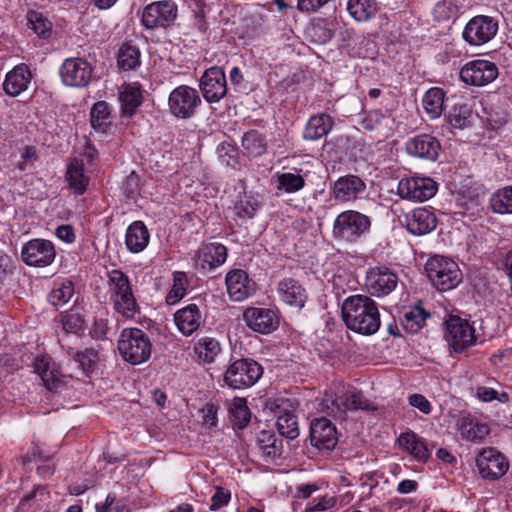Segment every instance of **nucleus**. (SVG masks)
<instances>
[{
    "mask_svg": "<svg viewBox=\"0 0 512 512\" xmlns=\"http://www.w3.org/2000/svg\"><path fill=\"white\" fill-rule=\"evenodd\" d=\"M227 259V248L219 243L203 245L197 252L196 265L204 270H212L222 265Z\"/></svg>",
    "mask_w": 512,
    "mask_h": 512,
    "instance_id": "cd10ccee",
    "label": "nucleus"
},
{
    "mask_svg": "<svg viewBox=\"0 0 512 512\" xmlns=\"http://www.w3.org/2000/svg\"><path fill=\"white\" fill-rule=\"evenodd\" d=\"M430 314L420 306H415L403 314L402 327L409 333H417L425 324Z\"/></svg>",
    "mask_w": 512,
    "mask_h": 512,
    "instance_id": "a19ab883",
    "label": "nucleus"
},
{
    "mask_svg": "<svg viewBox=\"0 0 512 512\" xmlns=\"http://www.w3.org/2000/svg\"><path fill=\"white\" fill-rule=\"evenodd\" d=\"M263 374L260 364L252 359L234 361L226 370L225 383L233 389H244L254 385Z\"/></svg>",
    "mask_w": 512,
    "mask_h": 512,
    "instance_id": "0eeeda50",
    "label": "nucleus"
},
{
    "mask_svg": "<svg viewBox=\"0 0 512 512\" xmlns=\"http://www.w3.org/2000/svg\"><path fill=\"white\" fill-rule=\"evenodd\" d=\"M409 404L419 409L424 414L431 412L430 402L421 394H413L408 398Z\"/></svg>",
    "mask_w": 512,
    "mask_h": 512,
    "instance_id": "0e129e2a",
    "label": "nucleus"
},
{
    "mask_svg": "<svg viewBox=\"0 0 512 512\" xmlns=\"http://www.w3.org/2000/svg\"><path fill=\"white\" fill-rule=\"evenodd\" d=\"M365 190L366 184L362 178L352 174L338 178L332 186L335 199L341 202L356 200Z\"/></svg>",
    "mask_w": 512,
    "mask_h": 512,
    "instance_id": "5701e85b",
    "label": "nucleus"
},
{
    "mask_svg": "<svg viewBox=\"0 0 512 512\" xmlns=\"http://www.w3.org/2000/svg\"><path fill=\"white\" fill-rule=\"evenodd\" d=\"M258 207V202L253 197L245 195L241 197L235 205L236 215L240 218H252Z\"/></svg>",
    "mask_w": 512,
    "mask_h": 512,
    "instance_id": "4d7b16f0",
    "label": "nucleus"
},
{
    "mask_svg": "<svg viewBox=\"0 0 512 512\" xmlns=\"http://www.w3.org/2000/svg\"><path fill=\"white\" fill-rule=\"evenodd\" d=\"M40 378L43 381L45 387L50 391L56 390L61 385L60 372L56 369L55 366H53L47 372H44Z\"/></svg>",
    "mask_w": 512,
    "mask_h": 512,
    "instance_id": "bf43d9fd",
    "label": "nucleus"
},
{
    "mask_svg": "<svg viewBox=\"0 0 512 512\" xmlns=\"http://www.w3.org/2000/svg\"><path fill=\"white\" fill-rule=\"evenodd\" d=\"M150 239V234L142 221H135L129 225L125 235V244L132 253L143 251Z\"/></svg>",
    "mask_w": 512,
    "mask_h": 512,
    "instance_id": "c756f323",
    "label": "nucleus"
},
{
    "mask_svg": "<svg viewBox=\"0 0 512 512\" xmlns=\"http://www.w3.org/2000/svg\"><path fill=\"white\" fill-rule=\"evenodd\" d=\"M68 186L76 195H82L89 184V177L85 175L84 164L82 160L72 159L65 174Z\"/></svg>",
    "mask_w": 512,
    "mask_h": 512,
    "instance_id": "7c9ffc66",
    "label": "nucleus"
},
{
    "mask_svg": "<svg viewBox=\"0 0 512 512\" xmlns=\"http://www.w3.org/2000/svg\"><path fill=\"white\" fill-rule=\"evenodd\" d=\"M117 62L120 68L132 70L140 65V51L137 47L124 44L118 52Z\"/></svg>",
    "mask_w": 512,
    "mask_h": 512,
    "instance_id": "09e8293b",
    "label": "nucleus"
},
{
    "mask_svg": "<svg viewBox=\"0 0 512 512\" xmlns=\"http://www.w3.org/2000/svg\"><path fill=\"white\" fill-rule=\"evenodd\" d=\"M201 98L197 89L188 85L174 88L168 98L169 111L179 119H189L196 113L201 105Z\"/></svg>",
    "mask_w": 512,
    "mask_h": 512,
    "instance_id": "6e6552de",
    "label": "nucleus"
},
{
    "mask_svg": "<svg viewBox=\"0 0 512 512\" xmlns=\"http://www.w3.org/2000/svg\"><path fill=\"white\" fill-rule=\"evenodd\" d=\"M31 78L29 67L26 64H19L6 74L3 89L7 95L16 97L27 90Z\"/></svg>",
    "mask_w": 512,
    "mask_h": 512,
    "instance_id": "bb28decb",
    "label": "nucleus"
},
{
    "mask_svg": "<svg viewBox=\"0 0 512 512\" xmlns=\"http://www.w3.org/2000/svg\"><path fill=\"white\" fill-rule=\"evenodd\" d=\"M74 294V284L71 280L65 279L57 281L50 293L48 294V301L53 306H62L66 304Z\"/></svg>",
    "mask_w": 512,
    "mask_h": 512,
    "instance_id": "37998d69",
    "label": "nucleus"
},
{
    "mask_svg": "<svg viewBox=\"0 0 512 512\" xmlns=\"http://www.w3.org/2000/svg\"><path fill=\"white\" fill-rule=\"evenodd\" d=\"M174 321L184 336H190L205 323V317L199 306L191 303L175 312Z\"/></svg>",
    "mask_w": 512,
    "mask_h": 512,
    "instance_id": "b1692460",
    "label": "nucleus"
},
{
    "mask_svg": "<svg viewBox=\"0 0 512 512\" xmlns=\"http://www.w3.org/2000/svg\"><path fill=\"white\" fill-rule=\"evenodd\" d=\"M111 108L106 101L96 102L90 111L92 128L100 133H105L111 126Z\"/></svg>",
    "mask_w": 512,
    "mask_h": 512,
    "instance_id": "f704fd0d",
    "label": "nucleus"
},
{
    "mask_svg": "<svg viewBox=\"0 0 512 512\" xmlns=\"http://www.w3.org/2000/svg\"><path fill=\"white\" fill-rule=\"evenodd\" d=\"M445 92L439 87L430 88L423 96L422 104L426 114L431 119H437L442 115Z\"/></svg>",
    "mask_w": 512,
    "mask_h": 512,
    "instance_id": "c9c22d12",
    "label": "nucleus"
},
{
    "mask_svg": "<svg viewBox=\"0 0 512 512\" xmlns=\"http://www.w3.org/2000/svg\"><path fill=\"white\" fill-rule=\"evenodd\" d=\"M229 414L231 420L239 429L244 428L250 422L251 413L247 407L246 400L243 398H235L229 406Z\"/></svg>",
    "mask_w": 512,
    "mask_h": 512,
    "instance_id": "49530a36",
    "label": "nucleus"
},
{
    "mask_svg": "<svg viewBox=\"0 0 512 512\" xmlns=\"http://www.w3.org/2000/svg\"><path fill=\"white\" fill-rule=\"evenodd\" d=\"M425 270L439 291L451 290L462 281V273L457 263L443 256L431 257L425 265Z\"/></svg>",
    "mask_w": 512,
    "mask_h": 512,
    "instance_id": "423d86ee",
    "label": "nucleus"
},
{
    "mask_svg": "<svg viewBox=\"0 0 512 512\" xmlns=\"http://www.w3.org/2000/svg\"><path fill=\"white\" fill-rule=\"evenodd\" d=\"M334 121L325 113L313 115L309 118L303 131V138L308 141H316L326 136L333 128Z\"/></svg>",
    "mask_w": 512,
    "mask_h": 512,
    "instance_id": "c85d7f7f",
    "label": "nucleus"
},
{
    "mask_svg": "<svg viewBox=\"0 0 512 512\" xmlns=\"http://www.w3.org/2000/svg\"><path fill=\"white\" fill-rule=\"evenodd\" d=\"M200 89L209 103L219 102L227 93L226 76L222 68L211 67L200 79Z\"/></svg>",
    "mask_w": 512,
    "mask_h": 512,
    "instance_id": "f3484780",
    "label": "nucleus"
},
{
    "mask_svg": "<svg viewBox=\"0 0 512 512\" xmlns=\"http://www.w3.org/2000/svg\"><path fill=\"white\" fill-rule=\"evenodd\" d=\"M53 366H55V363L48 356H38L35 358L34 370L39 376L43 375L44 372H47Z\"/></svg>",
    "mask_w": 512,
    "mask_h": 512,
    "instance_id": "338daca9",
    "label": "nucleus"
},
{
    "mask_svg": "<svg viewBox=\"0 0 512 512\" xmlns=\"http://www.w3.org/2000/svg\"><path fill=\"white\" fill-rule=\"evenodd\" d=\"M459 12L460 6L458 5L457 0H441L435 5L433 9L434 17L438 21L455 19L457 18Z\"/></svg>",
    "mask_w": 512,
    "mask_h": 512,
    "instance_id": "3c124183",
    "label": "nucleus"
},
{
    "mask_svg": "<svg viewBox=\"0 0 512 512\" xmlns=\"http://www.w3.org/2000/svg\"><path fill=\"white\" fill-rule=\"evenodd\" d=\"M276 181V188L289 194L300 191L306 184L301 174L292 172L277 173Z\"/></svg>",
    "mask_w": 512,
    "mask_h": 512,
    "instance_id": "c03bdc74",
    "label": "nucleus"
},
{
    "mask_svg": "<svg viewBox=\"0 0 512 512\" xmlns=\"http://www.w3.org/2000/svg\"><path fill=\"white\" fill-rule=\"evenodd\" d=\"M257 445L263 455L271 460L279 458L282 454V440L272 432L260 431L257 435Z\"/></svg>",
    "mask_w": 512,
    "mask_h": 512,
    "instance_id": "e433bc0d",
    "label": "nucleus"
},
{
    "mask_svg": "<svg viewBox=\"0 0 512 512\" xmlns=\"http://www.w3.org/2000/svg\"><path fill=\"white\" fill-rule=\"evenodd\" d=\"M451 127L463 129L471 125L472 110L465 102H457L453 105L447 115Z\"/></svg>",
    "mask_w": 512,
    "mask_h": 512,
    "instance_id": "ea45409f",
    "label": "nucleus"
},
{
    "mask_svg": "<svg viewBox=\"0 0 512 512\" xmlns=\"http://www.w3.org/2000/svg\"><path fill=\"white\" fill-rule=\"evenodd\" d=\"M73 359L79 364L83 371H92L99 359L97 351L86 348L83 351H77L72 354Z\"/></svg>",
    "mask_w": 512,
    "mask_h": 512,
    "instance_id": "6e6d98bb",
    "label": "nucleus"
},
{
    "mask_svg": "<svg viewBox=\"0 0 512 512\" xmlns=\"http://www.w3.org/2000/svg\"><path fill=\"white\" fill-rule=\"evenodd\" d=\"M119 100L122 116L132 117L143 101L140 85L132 83L123 86L119 93Z\"/></svg>",
    "mask_w": 512,
    "mask_h": 512,
    "instance_id": "2f4dec72",
    "label": "nucleus"
},
{
    "mask_svg": "<svg viewBox=\"0 0 512 512\" xmlns=\"http://www.w3.org/2000/svg\"><path fill=\"white\" fill-rule=\"evenodd\" d=\"M498 28V20L494 17L477 15L466 23L462 38L470 46H481L495 37Z\"/></svg>",
    "mask_w": 512,
    "mask_h": 512,
    "instance_id": "1a4fd4ad",
    "label": "nucleus"
},
{
    "mask_svg": "<svg viewBox=\"0 0 512 512\" xmlns=\"http://www.w3.org/2000/svg\"><path fill=\"white\" fill-rule=\"evenodd\" d=\"M277 430L281 436L294 440L299 436L298 420L290 411L281 413L276 421Z\"/></svg>",
    "mask_w": 512,
    "mask_h": 512,
    "instance_id": "a18cd8bd",
    "label": "nucleus"
},
{
    "mask_svg": "<svg viewBox=\"0 0 512 512\" xmlns=\"http://www.w3.org/2000/svg\"><path fill=\"white\" fill-rule=\"evenodd\" d=\"M331 0H298L297 9L304 13H316Z\"/></svg>",
    "mask_w": 512,
    "mask_h": 512,
    "instance_id": "052dcab7",
    "label": "nucleus"
},
{
    "mask_svg": "<svg viewBox=\"0 0 512 512\" xmlns=\"http://www.w3.org/2000/svg\"><path fill=\"white\" fill-rule=\"evenodd\" d=\"M227 292L232 301L241 302L255 292V282L242 269H234L226 275Z\"/></svg>",
    "mask_w": 512,
    "mask_h": 512,
    "instance_id": "aec40b11",
    "label": "nucleus"
},
{
    "mask_svg": "<svg viewBox=\"0 0 512 512\" xmlns=\"http://www.w3.org/2000/svg\"><path fill=\"white\" fill-rule=\"evenodd\" d=\"M188 279L184 272H175L173 275V286L166 296V303L174 305L180 301L187 292Z\"/></svg>",
    "mask_w": 512,
    "mask_h": 512,
    "instance_id": "8fccbe9b",
    "label": "nucleus"
},
{
    "mask_svg": "<svg viewBox=\"0 0 512 512\" xmlns=\"http://www.w3.org/2000/svg\"><path fill=\"white\" fill-rule=\"evenodd\" d=\"M116 503V495L113 493H109L106 497V500L104 503H97L95 505L96 512H121V509L119 506L114 504Z\"/></svg>",
    "mask_w": 512,
    "mask_h": 512,
    "instance_id": "69168bd1",
    "label": "nucleus"
},
{
    "mask_svg": "<svg viewBox=\"0 0 512 512\" xmlns=\"http://www.w3.org/2000/svg\"><path fill=\"white\" fill-rule=\"evenodd\" d=\"M28 25L40 37H48L52 30L51 22L40 12L29 11L27 14Z\"/></svg>",
    "mask_w": 512,
    "mask_h": 512,
    "instance_id": "603ef678",
    "label": "nucleus"
},
{
    "mask_svg": "<svg viewBox=\"0 0 512 512\" xmlns=\"http://www.w3.org/2000/svg\"><path fill=\"white\" fill-rule=\"evenodd\" d=\"M219 157L227 166H234L236 163V150L229 144L222 143L218 147Z\"/></svg>",
    "mask_w": 512,
    "mask_h": 512,
    "instance_id": "e2e57ef3",
    "label": "nucleus"
},
{
    "mask_svg": "<svg viewBox=\"0 0 512 512\" xmlns=\"http://www.w3.org/2000/svg\"><path fill=\"white\" fill-rule=\"evenodd\" d=\"M341 312L345 325L354 332L372 335L380 328L377 303L367 295L347 297L342 303Z\"/></svg>",
    "mask_w": 512,
    "mask_h": 512,
    "instance_id": "f257e3e1",
    "label": "nucleus"
},
{
    "mask_svg": "<svg viewBox=\"0 0 512 512\" xmlns=\"http://www.w3.org/2000/svg\"><path fill=\"white\" fill-rule=\"evenodd\" d=\"M61 323L65 332L75 334L82 331L85 325L83 317L75 310H70L61 315Z\"/></svg>",
    "mask_w": 512,
    "mask_h": 512,
    "instance_id": "5fc2aeb1",
    "label": "nucleus"
},
{
    "mask_svg": "<svg viewBox=\"0 0 512 512\" xmlns=\"http://www.w3.org/2000/svg\"><path fill=\"white\" fill-rule=\"evenodd\" d=\"M221 350L219 342L211 337H203L198 340L194 346L199 361L203 363H211Z\"/></svg>",
    "mask_w": 512,
    "mask_h": 512,
    "instance_id": "79ce46f5",
    "label": "nucleus"
},
{
    "mask_svg": "<svg viewBox=\"0 0 512 512\" xmlns=\"http://www.w3.org/2000/svg\"><path fill=\"white\" fill-rule=\"evenodd\" d=\"M460 434L470 441L482 440L488 433L486 424L479 423L469 416H463L458 421Z\"/></svg>",
    "mask_w": 512,
    "mask_h": 512,
    "instance_id": "4c0bfd02",
    "label": "nucleus"
},
{
    "mask_svg": "<svg viewBox=\"0 0 512 512\" xmlns=\"http://www.w3.org/2000/svg\"><path fill=\"white\" fill-rule=\"evenodd\" d=\"M118 350L125 361L132 365H138L150 358L152 343L143 330L126 328L122 330L118 339Z\"/></svg>",
    "mask_w": 512,
    "mask_h": 512,
    "instance_id": "7ed1b4c3",
    "label": "nucleus"
},
{
    "mask_svg": "<svg viewBox=\"0 0 512 512\" xmlns=\"http://www.w3.org/2000/svg\"><path fill=\"white\" fill-rule=\"evenodd\" d=\"M333 22L322 20L312 25L310 28V35L313 37V41L318 44H325L329 42L335 33V29L332 27Z\"/></svg>",
    "mask_w": 512,
    "mask_h": 512,
    "instance_id": "864d4df0",
    "label": "nucleus"
},
{
    "mask_svg": "<svg viewBox=\"0 0 512 512\" xmlns=\"http://www.w3.org/2000/svg\"><path fill=\"white\" fill-rule=\"evenodd\" d=\"M56 236L66 243H72L75 240V233L70 225H61L56 230Z\"/></svg>",
    "mask_w": 512,
    "mask_h": 512,
    "instance_id": "774afa93",
    "label": "nucleus"
},
{
    "mask_svg": "<svg viewBox=\"0 0 512 512\" xmlns=\"http://www.w3.org/2000/svg\"><path fill=\"white\" fill-rule=\"evenodd\" d=\"M445 339L455 352H460L475 344V329L468 320L450 316L446 321Z\"/></svg>",
    "mask_w": 512,
    "mask_h": 512,
    "instance_id": "9d476101",
    "label": "nucleus"
},
{
    "mask_svg": "<svg viewBox=\"0 0 512 512\" xmlns=\"http://www.w3.org/2000/svg\"><path fill=\"white\" fill-rule=\"evenodd\" d=\"M92 72L91 64L81 57L67 58L59 71L62 82L70 87H86L90 83Z\"/></svg>",
    "mask_w": 512,
    "mask_h": 512,
    "instance_id": "ddd939ff",
    "label": "nucleus"
},
{
    "mask_svg": "<svg viewBox=\"0 0 512 512\" xmlns=\"http://www.w3.org/2000/svg\"><path fill=\"white\" fill-rule=\"evenodd\" d=\"M277 294L284 303L301 308L307 299L305 288L294 278H283L278 282Z\"/></svg>",
    "mask_w": 512,
    "mask_h": 512,
    "instance_id": "a878e982",
    "label": "nucleus"
},
{
    "mask_svg": "<svg viewBox=\"0 0 512 512\" xmlns=\"http://www.w3.org/2000/svg\"><path fill=\"white\" fill-rule=\"evenodd\" d=\"M490 203L494 212L512 214V186L504 187L494 193Z\"/></svg>",
    "mask_w": 512,
    "mask_h": 512,
    "instance_id": "de8ad7c7",
    "label": "nucleus"
},
{
    "mask_svg": "<svg viewBox=\"0 0 512 512\" xmlns=\"http://www.w3.org/2000/svg\"><path fill=\"white\" fill-rule=\"evenodd\" d=\"M178 7L172 0L157 1L148 4L142 13V23L148 29L168 27L177 18Z\"/></svg>",
    "mask_w": 512,
    "mask_h": 512,
    "instance_id": "9b49d317",
    "label": "nucleus"
},
{
    "mask_svg": "<svg viewBox=\"0 0 512 512\" xmlns=\"http://www.w3.org/2000/svg\"><path fill=\"white\" fill-rule=\"evenodd\" d=\"M123 189L129 198H134L140 190V179L135 172H131L127 177L123 185Z\"/></svg>",
    "mask_w": 512,
    "mask_h": 512,
    "instance_id": "680f3d73",
    "label": "nucleus"
},
{
    "mask_svg": "<svg viewBox=\"0 0 512 512\" xmlns=\"http://www.w3.org/2000/svg\"><path fill=\"white\" fill-rule=\"evenodd\" d=\"M498 75V68L490 61L474 60L466 63L460 70L461 80L473 86H484Z\"/></svg>",
    "mask_w": 512,
    "mask_h": 512,
    "instance_id": "dca6fc26",
    "label": "nucleus"
},
{
    "mask_svg": "<svg viewBox=\"0 0 512 512\" xmlns=\"http://www.w3.org/2000/svg\"><path fill=\"white\" fill-rule=\"evenodd\" d=\"M335 425L327 418H316L310 424V442L319 450H332L337 444Z\"/></svg>",
    "mask_w": 512,
    "mask_h": 512,
    "instance_id": "a211bd4d",
    "label": "nucleus"
},
{
    "mask_svg": "<svg viewBox=\"0 0 512 512\" xmlns=\"http://www.w3.org/2000/svg\"><path fill=\"white\" fill-rule=\"evenodd\" d=\"M109 283L115 310L125 318H133L139 312V306L128 276L120 270H112L109 273Z\"/></svg>",
    "mask_w": 512,
    "mask_h": 512,
    "instance_id": "39448f33",
    "label": "nucleus"
},
{
    "mask_svg": "<svg viewBox=\"0 0 512 512\" xmlns=\"http://www.w3.org/2000/svg\"><path fill=\"white\" fill-rule=\"evenodd\" d=\"M371 219L355 210L341 212L334 220L332 234L334 238L355 243L369 233Z\"/></svg>",
    "mask_w": 512,
    "mask_h": 512,
    "instance_id": "20e7f679",
    "label": "nucleus"
},
{
    "mask_svg": "<svg viewBox=\"0 0 512 512\" xmlns=\"http://www.w3.org/2000/svg\"><path fill=\"white\" fill-rule=\"evenodd\" d=\"M476 465L480 475L489 480L501 478L509 468L505 456L494 448L483 449L476 458Z\"/></svg>",
    "mask_w": 512,
    "mask_h": 512,
    "instance_id": "2eb2a0df",
    "label": "nucleus"
},
{
    "mask_svg": "<svg viewBox=\"0 0 512 512\" xmlns=\"http://www.w3.org/2000/svg\"><path fill=\"white\" fill-rule=\"evenodd\" d=\"M349 15L357 22H366L378 12L376 0H348L346 7Z\"/></svg>",
    "mask_w": 512,
    "mask_h": 512,
    "instance_id": "72a5a7b5",
    "label": "nucleus"
},
{
    "mask_svg": "<svg viewBox=\"0 0 512 512\" xmlns=\"http://www.w3.org/2000/svg\"><path fill=\"white\" fill-rule=\"evenodd\" d=\"M398 442L400 447L408 451L419 461L425 462L430 457V451L427 444L414 432L410 431L402 433L398 438Z\"/></svg>",
    "mask_w": 512,
    "mask_h": 512,
    "instance_id": "473e14b6",
    "label": "nucleus"
},
{
    "mask_svg": "<svg viewBox=\"0 0 512 512\" xmlns=\"http://www.w3.org/2000/svg\"><path fill=\"white\" fill-rule=\"evenodd\" d=\"M409 155L429 161L437 160L441 145L438 139L430 134H420L410 138L405 145Z\"/></svg>",
    "mask_w": 512,
    "mask_h": 512,
    "instance_id": "4be33fe9",
    "label": "nucleus"
},
{
    "mask_svg": "<svg viewBox=\"0 0 512 512\" xmlns=\"http://www.w3.org/2000/svg\"><path fill=\"white\" fill-rule=\"evenodd\" d=\"M242 147L249 156L259 157L266 152L267 141L257 130H250L242 137Z\"/></svg>",
    "mask_w": 512,
    "mask_h": 512,
    "instance_id": "58836bf2",
    "label": "nucleus"
},
{
    "mask_svg": "<svg viewBox=\"0 0 512 512\" xmlns=\"http://www.w3.org/2000/svg\"><path fill=\"white\" fill-rule=\"evenodd\" d=\"M437 226V218L433 211L420 207L414 209L406 216V227L414 235H425L433 231Z\"/></svg>",
    "mask_w": 512,
    "mask_h": 512,
    "instance_id": "393cba45",
    "label": "nucleus"
},
{
    "mask_svg": "<svg viewBox=\"0 0 512 512\" xmlns=\"http://www.w3.org/2000/svg\"><path fill=\"white\" fill-rule=\"evenodd\" d=\"M55 256L53 243L45 239H32L21 250V258L29 266L46 267L54 261Z\"/></svg>",
    "mask_w": 512,
    "mask_h": 512,
    "instance_id": "4468645a",
    "label": "nucleus"
},
{
    "mask_svg": "<svg viewBox=\"0 0 512 512\" xmlns=\"http://www.w3.org/2000/svg\"><path fill=\"white\" fill-rule=\"evenodd\" d=\"M437 183L429 177L413 176L401 179L398 183V195L402 199L423 202L437 192Z\"/></svg>",
    "mask_w": 512,
    "mask_h": 512,
    "instance_id": "f8f14e48",
    "label": "nucleus"
},
{
    "mask_svg": "<svg viewBox=\"0 0 512 512\" xmlns=\"http://www.w3.org/2000/svg\"><path fill=\"white\" fill-rule=\"evenodd\" d=\"M397 283V275L387 267H375L367 273L366 287L371 295H388L396 288Z\"/></svg>",
    "mask_w": 512,
    "mask_h": 512,
    "instance_id": "6ab92c4d",
    "label": "nucleus"
},
{
    "mask_svg": "<svg viewBox=\"0 0 512 512\" xmlns=\"http://www.w3.org/2000/svg\"><path fill=\"white\" fill-rule=\"evenodd\" d=\"M322 403L327 413L339 420H345L349 412L376 409L360 390L351 385H341L335 391L327 392Z\"/></svg>",
    "mask_w": 512,
    "mask_h": 512,
    "instance_id": "f03ea898",
    "label": "nucleus"
},
{
    "mask_svg": "<svg viewBox=\"0 0 512 512\" xmlns=\"http://www.w3.org/2000/svg\"><path fill=\"white\" fill-rule=\"evenodd\" d=\"M231 499V493L229 490L224 489L222 487H216V491L211 498V506L210 509L212 511H216L221 507L227 505Z\"/></svg>",
    "mask_w": 512,
    "mask_h": 512,
    "instance_id": "13d9d810",
    "label": "nucleus"
},
{
    "mask_svg": "<svg viewBox=\"0 0 512 512\" xmlns=\"http://www.w3.org/2000/svg\"><path fill=\"white\" fill-rule=\"evenodd\" d=\"M246 325L255 332L267 334L278 327L274 311L267 308L249 307L243 313Z\"/></svg>",
    "mask_w": 512,
    "mask_h": 512,
    "instance_id": "412c9836",
    "label": "nucleus"
}]
</instances>
